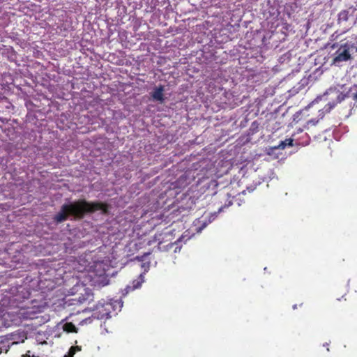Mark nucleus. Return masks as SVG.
Returning a JSON list of instances; mask_svg holds the SVG:
<instances>
[{
  "instance_id": "nucleus-1",
  "label": "nucleus",
  "mask_w": 357,
  "mask_h": 357,
  "mask_svg": "<svg viewBox=\"0 0 357 357\" xmlns=\"http://www.w3.org/2000/svg\"><path fill=\"white\" fill-rule=\"evenodd\" d=\"M98 211H101L103 214H107L109 205L101 202H89L80 199L70 204H63L53 219L57 223L67 220L69 216L73 217L75 220H82L86 215Z\"/></svg>"
},
{
  "instance_id": "nucleus-13",
  "label": "nucleus",
  "mask_w": 357,
  "mask_h": 357,
  "mask_svg": "<svg viewBox=\"0 0 357 357\" xmlns=\"http://www.w3.org/2000/svg\"><path fill=\"white\" fill-rule=\"evenodd\" d=\"M75 349H78V347H72L70 348V352H71L73 354H75L74 350H75Z\"/></svg>"
},
{
  "instance_id": "nucleus-16",
  "label": "nucleus",
  "mask_w": 357,
  "mask_h": 357,
  "mask_svg": "<svg viewBox=\"0 0 357 357\" xmlns=\"http://www.w3.org/2000/svg\"><path fill=\"white\" fill-rule=\"evenodd\" d=\"M293 308H294V309H296V305H294L293 306Z\"/></svg>"
},
{
  "instance_id": "nucleus-7",
  "label": "nucleus",
  "mask_w": 357,
  "mask_h": 357,
  "mask_svg": "<svg viewBox=\"0 0 357 357\" xmlns=\"http://www.w3.org/2000/svg\"><path fill=\"white\" fill-rule=\"evenodd\" d=\"M293 146V139H286L284 141H281L278 145V148L281 149H284L286 146Z\"/></svg>"
},
{
  "instance_id": "nucleus-11",
  "label": "nucleus",
  "mask_w": 357,
  "mask_h": 357,
  "mask_svg": "<svg viewBox=\"0 0 357 357\" xmlns=\"http://www.w3.org/2000/svg\"><path fill=\"white\" fill-rule=\"evenodd\" d=\"M319 122V120L310 119L307 122V125L315 126Z\"/></svg>"
},
{
  "instance_id": "nucleus-15",
  "label": "nucleus",
  "mask_w": 357,
  "mask_h": 357,
  "mask_svg": "<svg viewBox=\"0 0 357 357\" xmlns=\"http://www.w3.org/2000/svg\"><path fill=\"white\" fill-rule=\"evenodd\" d=\"M26 294H27V296H24V298H28L29 297L30 293L29 291H27Z\"/></svg>"
},
{
  "instance_id": "nucleus-3",
  "label": "nucleus",
  "mask_w": 357,
  "mask_h": 357,
  "mask_svg": "<svg viewBox=\"0 0 357 357\" xmlns=\"http://www.w3.org/2000/svg\"><path fill=\"white\" fill-rule=\"evenodd\" d=\"M112 305L109 303L98 302L96 305L95 310L97 311L98 319L110 317Z\"/></svg>"
},
{
  "instance_id": "nucleus-12",
  "label": "nucleus",
  "mask_w": 357,
  "mask_h": 357,
  "mask_svg": "<svg viewBox=\"0 0 357 357\" xmlns=\"http://www.w3.org/2000/svg\"><path fill=\"white\" fill-rule=\"evenodd\" d=\"M303 128H298L296 131V133L294 134L293 135V137H295L296 134H298V133H301L303 132Z\"/></svg>"
},
{
  "instance_id": "nucleus-5",
  "label": "nucleus",
  "mask_w": 357,
  "mask_h": 357,
  "mask_svg": "<svg viewBox=\"0 0 357 357\" xmlns=\"http://www.w3.org/2000/svg\"><path fill=\"white\" fill-rule=\"evenodd\" d=\"M165 86L163 85H159L155 87L153 91L151 93V98L153 100L158 101L162 103L165 101Z\"/></svg>"
},
{
  "instance_id": "nucleus-2",
  "label": "nucleus",
  "mask_w": 357,
  "mask_h": 357,
  "mask_svg": "<svg viewBox=\"0 0 357 357\" xmlns=\"http://www.w3.org/2000/svg\"><path fill=\"white\" fill-rule=\"evenodd\" d=\"M349 50L350 46L347 43L341 45L334 54L333 64L338 66L342 62L351 59Z\"/></svg>"
},
{
  "instance_id": "nucleus-14",
  "label": "nucleus",
  "mask_w": 357,
  "mask_h": 357,
  "mask_svg": "<svg viewBox=\"0 0 357 357\" xmlns=\"http://www.w3.org/2000/svg\"><path fill=\"white\" fill-rule=\"evenodd\" d=\"M305 137H306V140H305V143L306 144H308V142L310 140V137L308 136V135L307 133L305 134Z\"/></svg>"
},
{
  "instance_id": "nucleus-4",
  "label": "nucleus",
  "mask_w": 357,
  "mask_h": 357,
  "mask_svg": "<svg viewBox=\"0 0 357 357\" xmlns=\"http://www.w3.org/2000/svg\"><path fill=\"white\" fill-rule=\"evenodd\" d=\"M78 287L80 288L82 291L80 292V295L78 296V298H75V300H77L79 303L90 302L91 301H93V294L91 292V290L84 287L82 285L78 286Z\"/></svg>"
},
{
  "instance_id": "nucleus-8",
  "label": "nucleus",
  "mask_w": 357,
  "mask_h": 357,
  "mask_svg": "<svg viewBox=\"0 0 357 357\" xmlns=\"http://www.w3.org/2000/svg\"><path fill=\"white\" fill-rule=\"evenodd\" d=\"M349 98H351L353 100L357 101V86L354 85L349 91Z\"/></svg>"
},
{
  "instance_id": "nucleus-10",
  "label": "nucleus",
  "mask_w": 357,
  "mask_h": 357,
  "mask_svg": "<svg viewBox=\"0 0 357 357\" xmlns=\"http://www.w3.org/2000/svg\"><path fill=\"white\" fill-rule=\"evenodd\" d=\"M349 98V93L348 91L345 93H340L337 97V101L338 102H341L342 101L344 100L346 98Z\"/></svg>"
},
{
  "instance_id": "nucleus-17",
  "label": "nucleus",
  "mask_w": 357,
  "mask_h": 357,
  "mask_svg": "<svg viewBox=\"0 0 357 357\" xmlns=\"http://www.w3.org/2000/svg\"><path fill=\"white\" fill-rule=\"evenodd\" d=\"M29 357H30V356H29Z\"/></svg>"
},
{
  "instance_id": "nucleus-6",
  "label": "nucleus",
  "mask_w": 357,
  "mask_h": 357,
  "mask_svg": "<svg viewBox=\"0 0 357 357\" xmlns=\"http://www.w3.org/2000/svg\"><path fill=\"white\" fill-rule=\"evenodd\" d=\"M143 282H144V276L142 274H140L139 278L137 280H134L132 281V286L128 285L126 287L125 291H126V294L130 291H133L136 289L139 288Z\"/></svg>"
},
{
  "instance_id": "nucleus-9",
  "label": "nucleus",
  "mask_w": 357,
  "mask_h": 357,
  "mask_svg": "<svg viewBox=\"0 0 357 357\" xmlns=\"http://www.w3.org/2000/svg\"><path fill=\"white\" fill-rule=\"evenodd\" d=\"M64 331L72 333L76 332V327L73 323H66L63 326Z\"/></svg>"
}]
</instances>
